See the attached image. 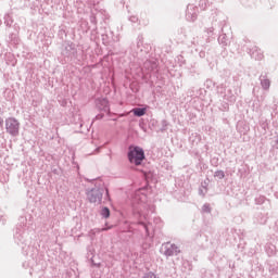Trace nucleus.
Segmentation results:
<instances>
[{"instance_id":"1","label":"nucleus","mask_w":278,"mask_h":278,"mask_svg":"<svg viewBox=\"0 0 278 278\" xmlns=\"http://www.w3.org/2000/svg\"><path fill=\"white\" fill-rule=\"evenodd\" d=\"M27 230L16 227L15 233H14V242L18 247H22V253L24 255H29L31 260H35L36 255V266L37 270H45L47 268V261H45V255L38 254V249L30 248L29 241L27 240Z\"/></svg>"},{"instance_id":"2","label":"nucleus","mask_w":278,"mask_h":278,"mask_svg":"<svg viewBox=\"0 0 278 278\" xmlns=\"http://www.w3.org/2000/svg\"><path fill=\"white\" fill-rule=\"evenodd\" d=\"M89 203H97L98 205H109L112 203L110 189L105 182H96L94 187L87 188L85 192Z\"/></svg>"},{"instance_id":"3","label":"nucleus","mask_w":278,"mask_h":278,"mask_svg":"<svg viewBox=\"0 0 278 278\" xmlns=\"http://www.w3.org/2000/svg\"><path fill=\"white\" fill-rule=\"evenodd\" d=\"M61 55L63 58L62 64H68V62L77 64V62H81V60H84L77 51V45L73 41H66L65 45H63Z\"/></svg>"},{"instance_id":"4","label":"nucleus","mask_w":278,"mask_h":278,"mask_svg":"<svg viewBox=\"0 0 278 278\" xmlns=\"http://www.w3.org/2000/svg\"><path fill=\"white\" fill-rule=\"evenodd\" d=\"M217 94H219L224 101L228 103H235L238 99V94H240V87L237 85L227 86L225 84H220L216 87Z\"/></svg>"},{"instance_id":"5","label":"nucleus","mask_w":278,"mask_h":278,"mask_svg":"<svg viewBox=\"0 0 278 278\" xmlns=\"http://www.w3.org/2000/svg\"><path fill=\"white\" fill-rule=\"evenodd\" d=\"M127 160L129 164H134V166H142V162L147 160L144 149L136 144L128 146Z\"/></svg>"},{"instance_id":"6","label":"nucleus","mask_w":278,"mask_h":278,"mask_svg":"<svg viewBox=\"0 0 278 278\" xmlns=\"http://www.w3.org/2000/svg\"><path fill=\"white\" fill-rule=\"evenodd\" d=\"M225 25H227V15H225V13L217 11L215 13V16L213 17V26L206 28V34L208 36V38H211V36H214V31H216V27L217 29L223 31V27H225Z\"/></svg>"},{"instance_id":"7","label":"nucleus","mask_w":278,"mask_h":278,"mask_svg":"<svg viewBox=\"0 0 278 278\" xmlns=\"http://www.w3.org/2000/svg\"><path fill=\"white\" fill-rule=\"evenodd\" d=\"M143 191L144 190L142 189L137 190L132 199V203H134L132 210H134V214H137V216H140L142 212V207H144V204L147 203V195ZM135 203H137L138 206H136Z\"/></svg>"},{"instance_id":"8","label":"nucleus","mask_w":278,"mask_h":278,"mask_svg":"<svg viewBox=\"0 0 278 278\" xmlns=\"http://www.w3.org/2000/svg\"><path fill=\"white\" fill-rule=\"evenodd\" d=\"M5 131L12 138H16L21 131V122L16 117H8L5 121Z\"/></svg>"},{"instance_id":"9","label":"nucleus","mask_w":278,"mask_h":278,"mask_svg":"<svg viewBox=\"0 0 278 278\" xmlns=\"http://www.w3.org/2000/svg\"><path fill=\"white\" fill-rule=\"evenodd\" d=\"M96 108L99 112H104L108 116H112V111H110V100H108V98H97Z\"/></svg>"},{"instance_id":"10","label":"nucleus","mask_w":278,"mask_h":278,"mask_svg":"<svg viewBox=\"0 0 278 278\" xmlns=\"http://www.w3.org/2000/svg\"><path fill=\"white\" fill-rule=\"evenodd\" d=\"M130 51H131L132 58H138L139 53H143L144 52V38L141 35H139L137 37L136 45L132 43L130 46Z\"/></svg>"},{"instance_id":"11","label":"nucleus","mask_w":278,"mask_h":278,"mask_svg":"<svg viewBox=\"0 0 278 278\" xmlns=\"http://www.w3.org/2000/svg\"><path fill=\"white\" fill-rule=\"evenodd\" d=\"M13 29H14V31L9 34L7 42L9 45H14V47H16V45L21 43V37H18V34L21 31V26H18V24H14Z\"/></svg>"},{"instance_id":"12","label":"nucleus","mask_w":278,"mask_h":278,"mask_svg":"<svg viewBox=\"0 0 278 278\" xmlns=\"http://www.w3.org/2000/svg\"><path fill=\"white\" fill-rule=\"evenodd\" d=\"M199 17V7L194 4H188L186 10V20L189 21V23H194L197 18Z\"/></svg>"},{"instance_id":"13","label":"nucleus","mask_w":278,"mask_h":278,"mask_svg":"<svg viewBox=\"0 0 278 278\" xmlns=\"http://www.w3.org/2000/svg\"><path fill=\"white\" fill-rule=\"evenodd\" d=\"M164 249V255L166 257H173V255H179V253H181V250L175 243L167 242L165 243Z\"/></svg>"},{"instance_id":"14","label":"nucleus","mask_w":278,"mask_h":278,"mask_svg":"<svg viewBox=\"0 0 278 278\" xmlns=\"http://www.w3.org/2000/svg\"><path fill=\"white\" fill-rule=\"evenodd\" d=\"M247 53H249L250 58L252 60L262 61L264 59V53H262V50L257 48V46H252L251 48H247Z\"/></svg>"},{"instance_id":"15","label":"nucleus","mask_w":278,"mask_h":278,"mask_svg":"<svg viewBox=\"0 0 278 278\" xmlns=\"http://www.w3.org/2000/svg\"><path fill=\"white\" fill-rule=\"evenodd\" d=\"M254 225H266L268 223V213L258 212L253 217Z\"/></svg>"},{"instance_id":"16","label":"nucleus","mask_w":278,"mask_h":278,"mask_svg":"<svg viewBox=\"0 0 278 278\" xmlns=\"http://www.w3.org/2000/svg\"><path fill=\"white\" fill-rule=\"evenodd\" d=\"M264 249L267 257H275L277 255V247L275 244L266 243Z\"/></svg>"},{"instance_id":"17","label":"nucleus","mask_w":278,"mask_h":278,"mask_svg":"<svg viewBox=\"0 0 278 278\" xmlns=\"http://www.w3.org/2000/svg\"><path fill=\"white\" fill-rule=\"evenodd\" d=\"M147 110H149V106H142V108H134L130 112L136 116L137 118H142L147 114Z\"/></svg>"},{"instance_id":"18","label":"nucleus","mask_w":278,"mask_h":278,"mask_svg":"<svg viewBox=\"0 0 278 278\" xmlns=\"http://www.w3.org/2000/svg\"><path fill=\"white\" fill-rule=\"evenodd\" d=\"M190 42L191 47H194L195 49H203V47H205V40L201 37H193Z\"/></svg>"},{"instance_id":"19","label":"nucleus","mask_w":278,"mask_h":278,"mask_svg":"<svg viewBox=\"0 0 278 278\" xmlns=\"http://www.w3.org/2000/svg\"><path fill=\"white\" fill-rule=\"evenodd\" d=\"M261 87L263 90H270V79H268V76L261 75L260 76Z\"/></svg>"},{"instance_id":"20","label":"nucleus","mask_w":278,"mask_h":278,"mask_svg":"<svg viewBox=\"0 0 278 278\" xmlns=\"http://www.w3.org/2000/svg\"><path fill=\"white\" fill-rule=\"evenodd\" d=\"M143 66L149 71V73H153L155 71H157V62L155 61H146L143 63Z\"/></svg>"},{"instance_id":"21","label":"nucleus","mask_w":278,"mask_h":278,"mask_svg":"<svg viewBox=\"0 0 278 278\" xmlns=\"http://www.w3.org/2000/svg\"><path fill=\"white\" fill-rule=\"evenodd\" d=\"M192 262L188 261V260H182L181 262V271L182 273H192Z\"/></svg>"},{"instance_id":"22","label":"nucleus","mask_w":278,"mask_h":278,"mask_svg":"<svg viewBox=\"0 0 278 278\" xmlns=\"http://www.w3.org/2000/svg\"><path fill=\"white\" fill-rule=\"evenodd\" d=\"M113 31L110 30L109 34L104 33L101 35L102 38V45H104V47H108L110 45V42H112V36H113Z\"/></svg>"},{"instance_id":"23","label":"nucleus","mask_w":278,"mask_h":278,"mask_svg":"<svg viewBox=\"0 0 278 278\" xmlns=\"http://www.w3.org/2000/svg\"><path fill=\"white\" fill-rule=\"evenodd\" d=\"M27 216H29V218H31V215H27V214H24V215L18 217L17 227L20 229H25L27 227Z\"/></svg>"},{"instance_id":"24","label":"nucleus","mask_w":278,"mask_h":278,"mask_svg":"<svg viewBox=\"0 0 278 278\" xmlns=\"http://www.w3.org/2000/svg\"><path fill=\"white\" fill-rule=\"evenodd\" d=\"M189 142H191L192 147H194V142L195 144H199V142H201V135L192 132L189 137Z\"/></svg>"},{"instance_id":"25","label":"nucleus","mask_w":278,"mask_h":278,"mask_svg":"<svg viewBox=\"0 0 278 278\" xmlns=\"http://www.w3.org/2000/svg\"><path fill=\"white\" fill-rule=\"evenodd\" d=\"M218 43L222 45L223 47H227V45H229V37L227 36V34H222L218 37Z\"/></svg>"},{"instance_id":"26","label":"nucleus","mask_w":278,"mask_h":278,"mask_svg":"<svg viewBox=\"0 0 278 278\" xmlns=\"http://www.w3.org/2000/svg\"><path fill=\"white\" fill-rule=\"evenodd\" d=\"M4 25L7 27H12V25H14V18H12V15H10L9 13L4 14Z\"/></svg>"},{"instance_id":"27","label":"nucleus","mask_w":278,"mask_h":278,"mask_svg":"<svg viewBox=\"0 0 278 278\" xmlns=\"http://www.w3.org/2000/svg\"><path fill=\"white\" fill-rule=\"evenodd\" d=\"M91 30L90 38L93 40V42H97L99 40V30H97V26L88 28Z\"/></svg>"},{"instance_id":"28","label":"nucleus","mask_w":278,"mask_h":278,"mask_svg":"<svg viewBox=\"0 0 278 278\" xmlns=\"http://www.w3.org/2000/svg\"><path fill=\"white\" fill-rule=\"evenodd\" d=\"M100 216H102V218H110L111 216L110 207L103 206L100 211Z\"/></svg>"},{"instance_id":"29","label":"nucleus","mask_w":278,"mask_h":278,"mask_svg":"<svg viewBox=\"0 0 278 278\" xmlns=\"http://www.w3.org/2000/svg\"><path fill=\"white\" fill-rule=\"evenodd\" d=\"M268 201V199H266L264 195H256L254 199L255 205H264V202Z\"/></svg>"},{"instance_id":"30","label":"nucleus","mask_w":278,"mask_h":278,"mask_svg":"<svg viewBox=\"0 0 278 278\" xmlns=\"http://www.w3.org/2000/svg\"><path fill=\"white\" fill-rule=\"evenodd\" d=\"M7 64L9 66H16V58H14L13 54H9L7 56Z\"/></svg>"},{"instance_id":"31","label":"nucleus","mask_w":278,"mask_h":278,"mask_svg":"<svg viewBox=\"0 0 278 278\" xmlns=\"http://www.w3.org/2000/svg\"><path fill=\"white\" fill-rule=\"evenodd\" d=\"M201 212L202 214H212V206L210 203H204Z\"/></svg>"},{"instance_id":"32","label":"nucleus","mask_w":278,"mask_h":278,"mask_svg":"<svg viewBox=\"0 0 278 278\" xmlns=\"http://www.w3.org/2000/svg\"><path fill=\"white\" fill-rule=\"evenodd\" d=\"M208 5H210V1H207V0H200L199 1L200 10H207Z\"/></svg>"},{"instance_id":"33","label":"nucleus","mask_w":278,"mask_h":278,"mask_svg":"<svg viewBox=\"0 0 278 278\" xmlns=\"http://www.w3.org/2000/svg\"><path fill=\"white\" fill-rule=\"evenodd\" d=\"M90 26L88 28L97 27V15L91 14L89 16Z\"/></svg>"},{"instance_id":"34","label":"nucleus","mask_w":278,"mask_h":278,"mask_svg":"<svg viewBox=\"0 0 278 278\" xmlns=\"http://www.w3.org/2000/svg\"><path fill=\"white\" fill-rule=\"evenodd\" d=\"M205 88L210 89V88H214V86H216V83H214V80L212 79H206L204 83Z\"/></svg>"},{"instance_id":"35","label":"nucleus","mask_w":278,"mask_h":278,"mask_svg":"<svg viewBox=\"0 0 278 278\" xmlns=\"http://www.w3.org/2000/svg\"><path fill=\"white\" fill-rule=\"evenodd\" d=\"M214 177H217V179H225V172L222 169H218L214 173Z\"/></svg>"},{"instance_id":"36","label":"nucleus","mask_w":278,"mask_h":278,"mask_svg":"<svg viewBox=\"0 0 278 278\" xmlns=\"http://www.w3.org/2000/svg\"><path fill=\"white\" fill-rule=\"evenodd\" d=\"M58 36L61 40H64V38H66L67 34H66V29L64 28H60L59 29V33H58Z\"/></svg>"},{"instance_id":"37","label":"nucleus","mask_w":278,"mask_h":278,"mask_svg":"<svg viewBox=\"0 0 278 278\" xmlns=\"http://www.w3.org/2000/svg\"><path fill=\"white\" fill-rule=\"evenodd\" d=\"M139 225H141V227H143V229L146 231V236H147V238H149V236H151V233L149 232V225H147V223H144V222H140Z\"/></svg>"},{"instance_id":"38","label":"nucleus","mask_w":278,"mask_h":278,"mask_svg":"<svg viewBox=\"0 0 278 278\" xmlns=\"http://www.w3.org/2000/svg\"><path fill=\"white\" fill-rule=\"evenodd\" d=\"M260 127H261V129H263V130L265 131V134H266V129H268V122L262 119V121L260 122Z\"/></svg>"},{"instance_id":"39","label":"nucleus","mask_w":278,"mask_h":278,"mask_svg":"<svg viewBox=\"0 0 278 278\" xmlns=\"http://www.w3.org/2000/svg\"><path fill=\"white\" fill-rule=\"evenodd\" d=\"M195 51L199 52V58L202 60L205 58V50L203 48H195Z\"/></svg>"},{"instance_id":"40","label":"nucleus","mask_w":278,"mask_h":278,"mask_svg":"<svg viewBox=\"0 0 278 278\" xmlns=\"http://www.w3.org/2000/svg\"><path fill=\"white\" fill-rule=\"evenodd\" d=\"M161 124V131H166V129H168V122L166 119H162Z\"/></svg>"},{"instance_id":"41","label":"nucleus","mask_w":278,"mask_h":278,"mask_svg":"<svg viewBox=\"0 0 278 278\" xmlns=\"http://www.w3.org/2000/svg\"><path fill=\"white\" fill-rule=\"evenodd\" d=\"M143 278H160L159 276L155 275L153 271H148L143 275Z\"/></svg>"},{"instance_id":"42","label":"nucleus","mask_w":278,"mask_h":278,"mask_svg":"<svg viewBox=\"0 0 278 278\" xmlns=\"http://www.w3.org/2000/svg\"><path fill=\"white\" fill-rule=\"evenodd\" d=\"M128 21H130V23H140V18H138V15H130L128 17Z\"/></svg>"},{"instance_id":"43","label":"nucleus","mask_w":278,"mask_h":278,"mask_svg":"<svg viewBox=\"0 0 278 278\" xmlns=\"http://www.w3.org/2000/svg\"><path fill=\"white\" fill-rule=\"evenodd\" d=\"M222 112H229V103L224 102L222 106L219 108Z\"/></svg>"},{"instance_id":"44","label":"nucleus","mask_w":278,"mask_h":278,"mask_svg":"<svg viewBox=\"0 0 278 278\" xmlns=\"http://www.w3.org/2000/svg\"><path fill=\"white\" fill-rule=\"evenodd\" d=\"M3 114H5V112L0 108V129H2L3 124L5 123L3 121Z\"/></svg>"},{"instance_id":"45","label":"nucleus","mask_w":278,"mask_h":278,"mask_svg":"<svg viewBox=\"0 0 278 278\" xmlns=\"http://www.w3.org/2000/svg\"><path fill=\"white\" fill-rule=\"evenodd\" d=\"M104 117H105V114L99 113V114H97V115L93 117L92 123H94V121H103Z\"/></svg>"},{"instance_id":"46","label":"nucleus","mask_w":278,"mask_h":278,"mask_svg":"<svg viewBox=\"0 0 278 278\" xmlns=\"http://www.w3.org/2000/svg\"><path fill=\"white\" fill-rule=\"evenodd\" d=\"M211 164L215 167L218 166V157L214 156L213 159H211Z\"/></svg>"},{"instance_id":"47","label":"nucleus","mask_w":278,"mask_h":278,"mask_svg":"<svg viewBox=\"0 0 278 278\" xmlns=\"http://www.w3.org/2000/svg\"><path fill=\"white\" fill-rule=\"evenodd\" d=\"M23 268H34V265H31V263L26 261L23 263Z\"/></svg>"},{"instance_id":"48","label":"nucleus","mask_w":278,"mask_h":278,"mask_svg":"<svg viewBox=\"0 0 278 278\" xmlns=\"http://www.w3.org/2000/svg\"><path fill=\"white\" fill-rule=\"evenodd\" d=\"M7 220L5 216L0 215V225H5Z\"/></svg>"},{"instance_id":"49","label":"nucleus","mask_w":278,"mask_h":278,"mask_svg":"<svg viewBox=\"0 0 278 278\" xmlns=\"http://www.w3.org/2000/svg\"><path fill=\"white\" fill-rule=\"evenodd\" d=\"M178 34H181L182 36H186V27H180L178 29Z\"/></svg>"},{"instance_id":"50","label":"nucleus","mask_w":278,"mask_h":278,"mask_svg":"<svg viewBox=\"0 0 278 278\" xmlns=\"http://www.w3.org/2000/svg\"><path fill=\"white\" fill-rule=\"evenodd\" d=\"M91 265L96 266V268L101 267V263H94V260L91 258Z\"/></svg>"},{"instance_id":"51","label":"nucleus","mask_w":278,"mask_h":278,"mask_svg":"<svg viewBox=\"0 0 278 278\" xmlns=\"http://www.w3.org/2000/svg\"><path fill=\"white\" fill-rule=\"evenodd\" d=\"M86 181H89V182L97 181V178L91 179V180L87 178Z\"/></svg>"},{"instance_id":"52","label":"nucleus","mask_w":278,"mask_h":278,"mask_svg":"<svg viewBox=\"0 0 278 278\" xmlns=\"http://www.w3.org/2000/svg\"><path fill=\"white\" fill-rule=\"evenodd\" d=\"M274 112L277 110V104L273 106Z\"/></svg>"},{"instance_id":"53","label":"nucleus","mask_w":278,"mask_h":278,"mask_svg":"<svg viewBox=\"0 0 278 278\" xmlns=\"http://www.w3.org/2000/svg\"><path fill=\"white\" fill-rule=\"evenodd\" d=\"M197 238H201V232H197Z\"/></svg>"},{"instance_id":"54","label":"nucleus","mask_w":278,"mask_h":278,"mask_svg":"<svg viewBox=\"0 0 278 278\" xmlns=\"http://www.w3.org/2000/svg\"><path fill=\"white\" fill-rule=\"evenodd\" d=\"M276 144L278 146V136L276 137Z\"/></svg>"},{"instance_id":"55","label":"nucleus","mask_w":278,"mask_h":278,"mask_svg":"<svg viewBox=\"0 0 278 278\" xmlns=\"http://www.w3.org/2000/svg\"><path fill=\"white\" fill-rule=\"evenodd\" d=\"M112 121H118V118H116V117H113V118H112Z\"/></svg>"},{"instance_id":"56","label":"nucleus","mask_w":278,"mask_h":278,"mask_svg":"<svg viewBox=\"0 0 278 278\" xmlns=\"http://www.w3.org/2000/svg\"><path fill=\"white\" fill-rule=\"evenodd\" d=\"M200 194H203V190L200 189Z\"/></svg>"},{"instance_id":"57","label":"nucleus","mask_w":278,"mask_h":278,"mask_svg":"<svg viewBox=\"0 0 278 278\" xmlns=\"http://www.w3.org/2000/svg\"><path fill=\"white\" fill-rule=\"evenodd\" d=\"M77 168H79V165H77Z\"/></svg>"}]
</instances>
